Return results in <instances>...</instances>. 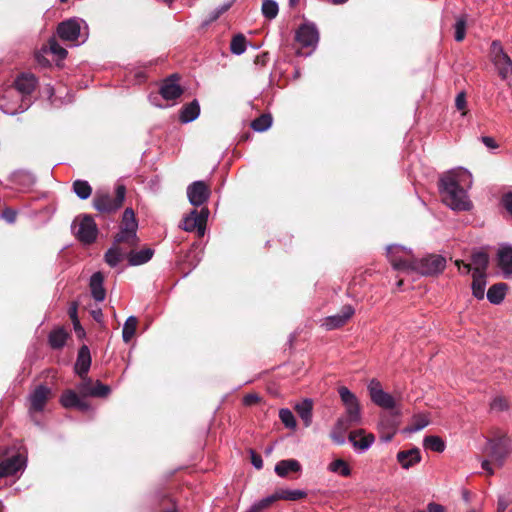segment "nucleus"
Wrapping results in <instances>:
<instances>
[{"label": "nucleus", "instance_id": "nucleus-58", "mask_svg": "<svg viewBox=\"0 0 512 512\" xmlns=\"http://www.w3.org/2000/svg\"><path fill=\"white\" fill-rule=\"evenodd\" d=\"M251 463L256 469H261L263 467L262 457L253 451H251Z\"/></svg>", "mask_w": 512, "mask_h": 512}, {"label": "nucleus", "instance_id": "nucleus-53", "mask_svg": "<svg viewBox=\"0 0 512 512\" xmlns=\"http://www.w3.org/2000/svg\"><path fill=\"white\" fill-rule=\"evenodd\" d=\"M48 50H49L52 54H54V55L58 56V57H59V58H61V59L65 58V57H66V55H67V51H66V49H65V48H63L62 46H60V45H59V43H58L56 40H54V39H52V40H50V41H49V47H48Z\"/></svg>", "mask_w": 512, "mask_h": 512}, {"label": "nucleus", "instance_id": "nucleus-38", "mask_svg": "<svg viewBox=\"0 0 512 512\" xmlns=\"http://www.w3.org/2000/svg\"><path fill=\"white\" fill-rule=\"evenodd\" d=\"M429 417L426 414H417L413 416L410 425L406 428L409 433L418 432L429 425Z\"/></svg>", "mask_w": 512, "mask_h": 512}, {"label": "nucleus", "instance_id": "nucleus-30", "mask_svg": "<svg viewBox=\"0 0 512 512\" xmlns=\"http://www.w3.org/2000/svg\"><path fill=\"white\" fill-rule=\"evenodd\" d=\"M154 255L152 248H144L139 251H131L128 255L129 264L138 266L147 263Z\"/></svg>", "mask_w": 512, "mask_h": 512}, {"label": "nucleus", "instance_id": "nucleus-14", "mask_svg": "<svg viewBox=\"0 0 512 512\" xmlns=\"http://www.w3.org/2000/svg\"><path fill=\"white\" fill-rule=\"evenodd\" d=\"M295 39L302 47L315 49L319 41L318 29L312 23L303 24L296 31Z\"/></svg>", "mask_w": 512, "mask_h": 512}, {"label": "nucleus", "instance_id": "nucleus-29", "mask_svg": "<svg viewBox=\"0 0 512 512\" xmlns=\"http://www.w3.org/2000/svg\"><path fill=\"white\" fill-rule=\"evenodd\" d=\"M200 105L197 100L184 105L180 111L179 119L182 123H190L198 118Z\"/></svg>", "mask_w": 512, "mask_h": 512}, {"label": "nucleus", "instance_id": "nucleus-24", "mask_svg": "<svg viewBox=\"0 0 512 512\" xmlns=\"http://www.w3.org/2000/svg\"><path fill=\"white\" fill-rule=\"evenodd\" d=\"M497 260L504 277L512 278V247H501L497 253Z\"/></svg>", "mask_w": 512, "mask_h": 512}, {"label": "nucleus", "instance_id": "nucleus-57", "mask_svg": "<svg viewBox=\"0 0 512 512\" xmlns=\"http://www.w3.org/2000/svg\"><path fill=\"white\" fill-rule=\"evenodd\" d=\"M455 106L458 110H463L466 107V96L464 92H460L456 96Z\"/></svg>", "mask_w": 512, "mask_h": 512}, {"label": "nucleus", "instance_id": "nucleus-3", "mask_svg": "<svg viewBox=\"0 0 512 512\" xmlns=\"http://www.w3.org/2000/svg\"><path fill=\"white\" fill-rule=\"evenodd\" d=\"M31 99L23 98L13 87L0 88V109L7 115H16L26 111Z\"/></svg>", "mask_w": 512, "mask_h": 512}, {"label": "nucleus", "instance_id": "nucleus-61", "mask_svg": "<svg viewBox=\"0 0 512 512\" xmlns=\"http://www.w3.org/2000/svg\"><path fill=\"white\" fill-rule=\"evenodd\" d=\"M230 6H231V3H227V4H224V5L220 6V7H218L217 9H215L211 19L212 20L217 19L222 13L227 11L230 8Z\"/></svg>", "mask_w": 512, "mask_h": 512}, {"label": "nucleus", "instance_id": "nucleus-21", "mask_svg": "<svg viewBox=\"0 0 512 512\" xmlns=\"http://www.w3.org/2000/svg\"><path fill=\"white\" fill-rule=\"evenodd\" d=\"M396 459L403 469L408 470L419 464L422 460V456L419 448L414 447L409 450L399 451L396 455Z\"/></svg>", "mask_w": 512, "mask_h": 512}, {"label": "nucleus", "instance_id": "nucleus-1", "mask_svg": "<svg viewBox=\"0 0 512 512\" xmlns=\"http://www.w3.org/2000/svg\"><path fill=\"white\" fill-rule=\"evenodd\" d=\"M472 184V175L465 169L450 172L440 179L439 190L443 202L452 210L467 211L472 207L465 187Z\"/></svg>", "mask_w": 512, "mask_h": 512}, {"label": "nucleus", "instance_id": "nucleus-36", "mask_svg": "<svg viewBox=\"0 0 512 512\" xmlns=\"http://www.w3.org/2000/svg\"><path fill=\"white\" fill-rule=\"evenodd\" d=\"M299 417L303 420L305 427L310 426L312 422V402L304 400L295 407Z\"/></svg>", "mask_w": 512, "mask_h": 512}, {"label": "nucleus", "instance_id": "nucleus-13", "mask_svg": "<svg viewBox=\"0 0 512 512\" xmlns=\"http://www.w3.org/2000/svg\"><path fill=\"white\" fill-rule=\"evenodd\" d=\"M27 464L26 456L17 453L0 462V477L14 476L18 472H22Z\"/></svg>", "mask_w": 512, "mask_h": 512}, {"label": "nucleus", "instance_id": "nucleus-10", "mask_svg": "<svg viewBox=\"0 0 512 512\" xmlns=\"http://www.w3.org/2000/svg\"><path fill=\"white\" fill-rule=\"evenodd\" d=\"M446 260L441 255H428L420 261L415 260L414 270L423 275H435L444 270Z\"/></svg>", "mask_w": 512, "mask_h": 512}, {"label": "nucleus", "instance_id": "nucleus-23", "mask_svg": "<svg viewBox=\"0 0 512 512\" xmlns=\"http://www.w3.org/2000/svg\"><path fill=\"white\" fill-rule=\"evenodd\" d=\"M177 81L178 77L176 75H172L166 80H164L160 88V94L164 99L175 100L181 96L183 90L177 83Z\"/></svg>", "mask_w": 512, "mask_h": 512}, {"label": "nucleus", "instance_id": "nucleus-35", "mask_svg": "<svg viewBox=\"0 0 512 512\" xmlns=\"http://www.w3.org/2000/svg\"><path fill=\"white\" fill-rule=\"evenodd\" d=\"M67 337L68 334L63 328L54 329L48 336L49 345L53 349H60L65 345Z\"/></svg>", "mask_w": 512, "mask_h": 512}, {"label": "nucleus", "instance_id": "nucleus-5", "mask_svg": "<svg viewBox=\"0 0 512 512\" xmlns=\"http://www.w3.org/2000/svg\"><path fill=\"white\" fill-rule=\"evenodd\" d=\"M71 229L76 238L85 245L92 244L96 241L98 227L94 219L89 215L75 218L71 225Z\"/></svg>", "mask_w": 512, "mask_h": 512}, {"label": "nucleus", "instance_id": "nucleus-6", "mask_svg": "<svg viewBox=\"0 0 512 512\" xmlns=\"http://www.w3.org/2000/svg\"><path fill=\"white\" fill-rule=\"evenodd\" d=\"M387 257L393 268L397 271L414 270L415 258L410 249L401 245L387 246Z\"/></svg>", "mask_w": 512, "mask_h": 512}, {"label": "nucleus", "instance_id": "nucleus-62", "mask_svg": "<svg viewBox=\"0 0 512 512\" xmlns=\"http://www.w3.org/2000/svg\"><path fill=\"white\" fill-rule=\"evenodd\" d=\"M503 205L512 214V193H508L503 197Z\"/></svg>", "mask_w": 512, "mask_h": 512}, {"label": "nucleus", "instance_id": "nucleus-40", "mask_svg": "<svg viewBox=\"0 0 512 512\" xmlns=\"http://www.w3.org/2000/svg\"><path fill=\"white\" fill-rule=\"evenodd\" d=\"M328 470L332 473L339 474L344 477L351 475V469L347 462L343 459H336L328 465Z\"/></svg>", "mask_w": 512, "mask_h": 512}, {"label": "nucleus", "instance_id": "nucleus-46", "mask_svg": "<svg viewBox=\"0 0 512 512\" xmlns=\"http://www.w3.org/2000/svg\"><path fill=\"white\" fill-rule=\"evenodd\" d=\"M79 399V396L73 390H67L61 395L60 403L65 408H75Z\"/></svg>", "mask_w": 512, "mask_h": 512}, {"label": "nucleus", "instance_id": "nucleus-22", "mask_svg": "<svg viewBox=\"0 0 512 512\" xmlns=\"http://www.w3.org/2000/svg\"><path fill=\"white\" fill-rule=\"evenodd\" d=\"M51 395V389L44 385H39L30 394V409L33 411H42L48 398Z\"/></svg>", "mask_w": 512, "mask_h": 512}, {"label": "nucleus", "instance_id": "nucleus-55", "mask_svg": "<svg viewBox=\"0 0 512 512\" xmlns=\"http://www.w3.org/2000/svg\"><path fill=\"white\" fill-rule=\"evenodd\" d=\"M48 52L47 47H43L40 51L35 53V59L37 63L43 67H46L49 65L48 59H46L45 54Z\"/></svg>", "mask_w": 512, "mask_h": 512}, {"label": "nucleus", "instance_id": "nucleus-54", "mask_svg": "<svg viewBox=\"0 0 512 512\" xmlns=\"http://www.w3.org/2000/svg\"><path fill=\"white\" fill-rule=\"evenodd\" d=\"M92 388L93 382L89 378H84L83 381L78 385V391L84 397L90 396Z\"/></svg>", "mask_w": 512, "mask_h": 512}, {"label": "nucleus", "instance_id": "nucleus-45", "mask_svg": "<svg viewBox=\"0 0 512 512\" xmlns=\"http://www.w3.org/2000/svg\"><path fill=\"white\" fill-rule=\"evenodd\" d=\"M276 501L274 493L253 503L246 512H262Z\"/></svg>", "mask_w": 512, "mask_h": 512}, {"label": "nucleus", "instance_id": "nucleus-9", "mask_svg": "<svg viewBox=\"0 0 512 512\" xmlns=\"http://www.w3.org/2000/svg\"><path fill=\"white\" fill-rule=\"evenodd\" d=\"M208 216L209 210L207 208H202L200 211L194 209L190 214L184 217L181 227L187 232H193L196 230L198 235L202 237L205 233Z\"/></svg>", "mask_w": 512, "mask_h": 512}, {"label": "nucleus", "instance_id": "nucleus-17", "mask_svg": "<svg viewBox=\"0 0 512 512\" xmlns=\"http://www.w3.org/2000/svg\"><path fill=\"white\" fill-rule=\"evenodd\" d=\"M490 456L493 461L498 465L502 466L506 457L512 451V444L507 438H499L489 442Z\"/></svg>", "mask_w": 512, "mask_h": 512}, {"label": "nucleus", "instance_id": "nucleus-48", "mask_svg": "<svg viewBox=\"0 0 512 512\" xmlns=\"http://www.w3.org/2000/svg\"><path fill=\"white\" fill-rule=\"evenodd\" d=\"M466 27H467V21L465 17L461 16L457 18L456 23L454 25V38L457 42H461L464 40L466 35Z\"/></svg>", "mask_w": 512, "mask_h": 512}, {"label": "nucleus", "instance_id": "nucleus-2", "mask_svg": "<svg viewBox=\"0 0 512 512\" xmlns=\"http://www.w3.org/2000/svg\"><path fill=\"white\" fill-rule=\"evenodd\" d=\"M57 34L61 40L79 46L88 40L89 29L83 19L74 17L61 22L57 27Z\"/></svg>", "mask_w": 512, "mask_h": 512}, {"label": "nucleus", "instance_id": "nucleus-16", "mask_svg": "<svg viewBox=\"0 0 512 512\" xmlns=\"http://www.w3.org/2000/svg\"><path fill=\"white\" fill-rule=\"evenodd\" d=\"M493 63L498 70L499 76L506 79L512 74V60L505 54L497 42H493Z\"/></svg>", "mask_w": 512, "mask_h": 512}, {"label": "nucleus", "instance_id": "nucleus-63", "mask_svg": "<svg viewBox=\"0 0 512 512\" xmlns=\"http://www.w3.org/2000/svg\"><path fill=\"white\" fill-rule=\"evenodd\" d=\"M509 500L504 498V497H500L498 499V508H497V512H505L506 508L509 506Z\"/></svg>", "mask_w": 512, "mask_h": 512}, {"label": "nucleus", "instance_id": "nucleus-11", "mask_svg": "<svg viewBox=\"0 0 512 512\" xmlns=\"http://www.w3.org/2000/svg\"><path fill=\"white\" fill-rule=\"evenodd\" d=\"M488 263L489 257L485 252L482 251H478L472 254L470 264L459 260L455 262V264L458 266V269L466 274L470 271H472V274H486Z\"/></svg>", "mask_w": 512, "mask_h": 512}, {"label": "nucleus", "instance_id": "nucleus-26", "mask_svg": "<svg viewBox=\"0 0 512 512\" xmlns=\"http://www.w3.org/2000/svg\"><path fill=\"white\" fill-rule=\"evenodd\" d=\"M91 365L90 351L87 346H82L78 351L77 361L75 364L76 373L83 377L89 371Z\"/></svg>", "mask_w": 512, "mask_h": 512}, {"label": "nucleus", "instance_id": "nucleus-19", "mask_svg": "<svg viewBox=\"0 0 512 512\" xmlns=\"http://www.w3.org/2000/svg\"><path fill=\"white\" fill-rule=\"evenodd\" d=\"M37 78L31 73H22L19 75L12 86L19 92L23 98L30 99L31 93L35 90Z\"/></svg>", "mask_w": 512, "mask_h": 512}, {"label": "nucleus", "instance_id": "nucleus-39", "mask_svg": "<svg viewBox=\"0 0 512 512\" xmlns=\"http://www.w3.org/2000/svg\"><path fill=\"white\" fill-rule=\"evenodd\" d=\"M137 324L138 320L135 316H130L127 318L122 329V338L125 343H129L135 335Z\"/></svg>", "mask_w": 512, "mask_h": 512}, {"label": "nucleus", "instance_id": "nucleus-37", "mask_svg": "<svg viewBox=\"0 0 512 512\" xmlns=\"http://www.w3.org/2000/svg\"><path fill=\"white\" fill-rule=\"evenodd\" d=\"M423 446L425 449L441 453L445 450L446 444L444 440L436 435L426 436L423 439Z\"/></svg>", "mask_w": 512, "mask_h": 512}, {"label": "nucleus", "instance_id": "nucleus-52", "mask_svg": "<svg viewBox=\"0 0 512 512\" xmlns=\"http://www.w3.org/2000/svg\"><path fill=\"white\" fill-rule=\"evenodd\" d=\"M490 408L497 412L504 411L508 408L507 400L503 396H495L490 403Z\"/></svg>", "mask_w": 512, "mask_h": 512}, {"label": "nucleus", "instance_id": "nucleus-31", "mask_svg": "<svg viewBox=\"0 0 512 512\" xmlns=\"http://www.w3.org/2000/svg\"><path fill=\"white\" fill-rule=\"evenodd\" d=\"M507 285L505 283H497L492 285L487 291V299L491 304H500L506 295Z\"/></svg>", "mask_w": 512, "mask_h": 512}, {"label": "nucleus", "instance_id": "nucleus-50", "mask_svg": "<svg viewBox=\"0 0 512 512\" xmlns=\"http://www.w3.org/2000/svg\"><path fill=\"white\" fill-rule=\"evenodd\" d=\"M279 418L281 419L282 423L287 427L294 429L296 427V420L293 415V413L287 409L283 408L279 411Z\"/></svg>", "mask_w": 512, "mask_h": 512}, {"label": "nucleus", "instance_id": "nucleus-25", "mask_svg": "<svg viewBox=\"0 0 512 512\" xmlns=\"http://www.w3.org/2000/svg\"><path fill=\"white\" fill-rule=\"evenodd\" d=\"M358 423H352V421L349 420L347 417H340L337 422L335 423L332 432H331V438L332 440L337 444H344L345 443V433L346 431L353 425H357Z\"/></svg>", "mask_w": 512, "mask_h": 512}, {"label": "nucleus", "instance_id": "nucleus-56", "mask_svg": "<svg viewBox=\"0 0 512 512\" xmlns=\"http://www.w3.org/2000/svg\"><path fill=\"white\" fill-rule=\"evenodd\" d=\"M1 218H3L8 223L12 224L16 221L17 213L15 210L11 208H5L1 213Z\"/></svg>", "mask_w": 512, "mask_h": 512}, {"label": "nucleus", "instance_id": "nucleus-49", "mask_svg": "<svg viewBox=\"0 0 512 512\" xmlns=\"http://www.w3.org/2000/svg\"><path fill=\"white\" fill-rule=\"evenodd\" d=\"M156 509L157 512H178L175 502L166 496L158 500Z\"/></svg>", "mask_w": 512, "mask_h": 512}, {"label": "nucleus", "instance_id": "nucleus-32", "mask_svg": "<svg viewBox=\"0 0 512 512\" xmlns=\"http://www.w3.org/2000/svg\"><path fill=\"white\" fill-rule=\"evenodd\" d=\"M275 499L297 501L307 496V492L301 489H279L274 493Z\"/></svg>", "mask_w": 512, "mask_h": 512}, {"label": "nucleus", "instance_id": "nucleus-15", "mask_svg": "<svg viewBox=\"0 0 512 512\" xmlns=\"http://www.w3.org/2000/svg\"><path fill=\"white\" fill-rule=\"evenodd\" d=\"M187 197L191 205L199 207L210 197V189L204 181H194L187 187Z\"/></svg>", "mask_w": 512, "mask_h": 512}, {"label": "nucleus", "instance_id": "nucleus-12", "mask_svg": "<svg viewBox=\"0 0 512 512\" xmlns=\"http://www.w3.org/2000/svg\"><path fill=\"white\" fill-rule=\"evenodd\" d=\"M368 391L371 400L376 405L385 409H393L395 407L394 398L382 389V386L378 380L372 379L369 382Z\"/></svg>", "mask_w": 512, "mask_h": 512}, {"label": "nucleus", "instance_id": "nucleus-18", "mask_svg": "<svg viewBox=\"0 0 512 512\" xmlns=\"http://www.w3.org/2000/svg\"><path fill=\"white\" fill-rule=\"evenodd\" d=\"M348 440L358 453H364L373 445L375 437L364 429H357L350 432Z\"/></svg>", "mask_w": 512, "mask_h": 512}, {"label": "nucleus", "instance_id": "nucleus-42", "mask_svg": "<svg viewBox=\"0 0 512 512\" xmlns=\"http://www.w3.org/2000/svg\"><path fill=\"white\" fill-rule=\"evenodd\" d=\"M272 125V117L269 114H263L252 121L251 128L256 132H264Z\"/></svg>", "mask_w": 512, "mask_h": 512}, {"label": "nucleus", "instance_id": "nucleus-27", "mask_svg": "<svg viewBox=\"0 0 512 512\" xmlns=\"http://www.w3.org/2000/svg\"><path fill=\"white\" fill-rule=\"evenodd\" d=\"M302 469L301 464L296 459H284L275 465V473L279 477H286L289 473H298Z\"/></svg>", "mask_w": 512, "mask_h": 512}, {"label": "nucleus", "instance_id": "nucleus-43", "mask_svg": "<svg viewBox=\"0 0 512 512\" xmlns=\"http://www.w3.org/2000/svg\"><path fill=\"white\" fill-rule=\"evenodd\" d=\"M261 10L264 17L271 20L278 15L279 7L274 0H263Z\"/></svg>", "mask_w": 512, "mask_h": 512}, {"label": "nucleus", "instance_id": "nucleus-47", "mask_svg": "<svg viewBox=\"0 0 512 512\" xmlns=\"http://www.w3.org/2000/svg\"><path fill=\"white\" fill-rule=\"evenodd\" d=\"M35 180V176L30 172H19L14 176V182L26 188L32 186Z\"/></svg>", "mask_w": 512, "mask_h": 512}, {"label": "nucleus", "instance_id": "nucleus-8", "mask_svg": "<svg viewBox=\"0 0 512 512\" xmlns=\"http://www.w3.org/2000/svg\"><path fill=\"white\" fill-rule=\"evenodd\" d=\"M339 396L345 406L344 417L349 418L352 423L360 424L362 421L360 405L357 397L347 387L342 386L338 389Z\"/></svg>", "mask_w": 512, "mask_h": 512}, {"label": "nucleus", "instance_id": "nucleus-64", "mask_svg": "<svg viewBox=\"0 0 512 512\" xmlns=\"http://www.w3.org/2000/svg\"><path fill=\"white\" fill-rule=\"evenodd\" d=\"M429 512H444V507L440 504L430 503L428 505Z\"/></svg>", "mask_w": 512, "mask_h": 512}, {"label": "nucleus", "instance_id": "nucleus-60", "mask_svg": "<svg viewBox=\"0 0 512 512\" xmlns=\"http://www.w3.org/2000/svg\"><path fill=\"white\" fill-rule=\"evenodd\" d=\"M481 142L489 149H496L498 148V144L494 140V138L489 136H483L481 137Z\"/></svg>", "mask_w": 512, "mask_h": 512}, {"label": "nucleus", "instance_id": "nucleus-41", "mask_svg": "<svg viewBox=\"0 0 512 512\" xmlns=\"http://www.w3.org/2000/svg\"><path fill=\"white\" fill-rule=\"evenodd\" d=\"M73 191L80 199L85 200L90 197L92 188L87 181L76 180L73 183Z\"/></svg>", "mask_w": 512, "mask_h": 512}, {"label": "nucleus", "instance_id": "nucleus-34", "mask_svg": "<svg viewBox=\"0 0 512 512\" xmlns=\"http://www.w3.org/2000/svg\"><path fill=\"white\" fill-rule=\"evenodd\" d=\"M126 255V251L122 247L115 244L105 253V261L111 267H116Z\"/></svg>", "mask_w": 512, "mask_h": 512}, {"label": "nucleus", "instance_id": "nucleus-28", "mask_svg": "<svg viewBox=\"0 0 512 512\" xmlns=\"http://www.w3.org/2000/svg\"><path fill=\"white\" fill-rule=\"evenodd\" d=\"M104 277L101 272H95L90 278V289L93 298L97 302L105 299L106 291L103 287Z\"/></svg>", "mask_w": 512, "mask_h": 512}, {"label": "nucleus", "instance_id": "nucleus-44", "mask_svg": "<svg viewBox=\"0 0 512 512\" xmlns=\"http://www.w3.org/2000/svg\"><path fill=\"white\" fill-rule=\"evenodd\" d=\"M230 50L235 55H241L246 50V38L242 34L235 35L230 43Z\"/></svg>", "mask_w": 512, "mask_h": 512}, {"label": "nucleus", "instance_id": "nucleus-33", "mask_svg": "<svg viewBox=\"0 0 512 512\" xmlns=\"http://www.w3.org/2000/svg\"><path fill=\"white\" fill-rule=\"evenodd\" d=\"M472 277V294L476 299L482 300L485 297L486 274H472Z\"/></svg>", "mask_w": 512, "mask_h": 512}, {"label": "nucleus", "instance_id": "nucleus-20", "mask_svg": "<svg viewBox=\"0 0 512 512\" xmlns=\"http://www.w3.org/2000/svg\"><path fill=\"white\" fill-rule=\"evenodd\" d=\"M354 314V308L351 305H345L341 311L335 315L323 319L322 326L327 330L337 329L343 326Z\"/></svg>", "mask_w": 512, "mask_h": 512}, {"label": "nucleus", "instance_id": "nucleus-59", "mask_svg": "<svg viewBox=\"0 0 512 512\" xmlns=\"http://www.w3.org/2000/svg\"><path fill=\"white\" fill-rule=\"evenodd\" d=\"M260 400L259 396L255 393L247 394L243 398V403L247 406L253 405Z\"/></svg>", "mask_w": 512, "mask_h": 512}, {"label": "nucleus", "instance_id": "nucleus-4", "mask_svg": "<svg viewBox=\"0 0 512 512\" xmlns=\"http://www.w3.org/2000/svg\"><path fill=\"white\" fill-rule=\"evenodd\" d=\"M137 228L138 223L133 209L126 208L122 217L121 229L115 236L113 244L120 247L122 244L128 247L136 246L138 243Z\"/></svg>", "mask_w": 512, "mask_h": 512}, {"label": "nucleus", "instance_id": "nucleus-7", "mask_svg": "<svg viewBox=\"0 0 512 512\" xmlns=\"http://www.w3.org/2000/svg\"><path fill=\"white\" fill-rule=\"evenodd\" d=\"M126 189L120 185L116 188L115 195L98 194L94 197L93 206L99 212L111 213L118 210L125 199Z\"/></svg>", "mask_w": 512, "mask_h": 512}, {"label": "nucleus", "instance_id": "nucleus-51", "mask_svg": "<svg viewBox=\"0 0 512 512\" xmlns=\"http://www.w3.org/2000/svg\"><path fill=\"white\" fill-rule=\"evenodd\" d=\"M111 392V389L109 386L103 384L100 381H96L93 383V388L90 392V396L92 397H106Z\"/></svg>", "mask_w": 512, "mask_h": 512}]
</instances>
